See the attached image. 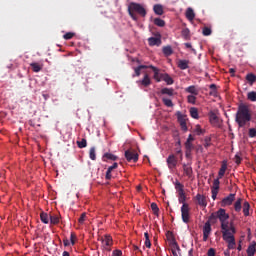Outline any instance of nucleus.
Wrapping results in <instances>:
<instances>
[{"label":"nucleus","mask_w":256,"mask_h":256,"mask_svg":"<svg viewBox=\"0 0 256 256\" xmlns=\"http://www.w3.org/2000/svg\"><path fill=\"white\" fill-rule=\"evenodd\" d=\"M217 219L221 223L222 231H225V229H228V227L231 226L229 225V214H227V211H225V209L220 208L218 211L212 213L206 223H209L210 225H215V223H217Z\"/></svg>","instance_id":"nucleus-1"},{"label":"nucleus","mask_w":256,"mask_h":256,"mask_svg":"<svg viewBox=\"0 0 256 256\" xmlns=\"http://www.w3.org/2000/svg\"><path fill=\"white\" fill-rule=\"evenodd\" d=\"M236 123H238L239 128L245 127L249 121H251V112L249 111V106L245 104H240L235 117Z\"/></svg>","instance_id":"nucleus-2"},{"label":"nucleus","mask_w":256,"mask_h":256,"mask_svg":"<svg viewBox=\"0 0 256 256\" xmlns=\"http://www.w3.org/2000/svg\"><path fill=\"white\" fill-rule=\"evenodd\" d=\"M235 233H237V230L232 224H230V227L222 231V237L226 243H228V249H235V247H237V244L235 243Z\"/></svg>","instance_id":"nucleus-3"},{"label":"nucleus","mask_w":256,"mask_h":256,"mask_svg":"<svg viewBox=\"0 0 256 256\" xmlns=\"http://www.w3.org/2000/svg\"><path fill=\"white\" fill-rule=\"evenodd\" d=\"M128 9L134 13H138L141 17H145L147 15V10H145V7L139 3L131 2Z\"/></svg>","instance_id":"nucleus-4"},{"label":"nucleus","mask_w":256,"mask_h":256,"mask_svg":"<svg viewBox=\"0 0 256 256\" xmlns=\"http://www.w3.org/2000/svg\"><path fill=\"white\" fill-rule=\"evenodd\" d=\"M167 239L169 241V246L171 247L172 255L179 256V254H177V251H181V248L179 247V244H177V241L175 240V237H173V234L167 235Z\"/></svg>","instance_id":"nucleus-5"},{"label":"nucleus","mask_w":256,"mask_h":256,"mask_svg":"<svg viewBox=\"0 0 256 256\" xmlns=\"http://www.w3.org/2000/svg\"><path fill=\"white\" fill-rule=\"evenodd\" d=\"M181 217L183 223H189L191 219V207H189V204H184L181 206Z\"/></svg>","instance_id":"nucleus-6"},{"label":"nucleus","mask_w":256,"mask_h":256,"mask_svg":"<svg viewBox=\"0 0 256 256\" xmlns=\"http://www.w3.org/2000/svg\"><path fill=\"white\" fill-rule=\"evenodd\" d=\"M124 155L128 163H131V161L137 163L139 161V154L133 149L126 150Z\"/></svg>","instance_id":"nucleus-7"},{"label":"nucleus","mask_w":256,"mask_h":256,"mask_svg":"<svg viewBox=\"0 0 256 256\" xmlns=\"http://www.w3.org/2000/svg\"><path fill=\"white\" fill-rule=\"evenodd\" d=\"M166 163H167L168 169L170 170L175 169L178 163L177 156H175V154H170L166 159Z\"/></svg>","instance_id":"nucleus-8"},{"label":"nucleus","mask_w":256,"mask_h":256,"mask_svg":"<svg viewBox=\"0 0 256 256\" xmlns=\"http://www.w3.org/2000/svg\"><path fill=\"white\" fill-rule=\"evenodd\" d=\"M102 244L106 251H111V245H113V238L109 235H105L102 239Z\"/></svg>","instance_id":"nucleus-9"},{"label":"nucleus","mask_w":256,"mask_h":256,"mask_svg":"<svg viewBox=\"0 0 256 256\" xmlns=\"http://www.w3.org/2000/svg\"><path fill=\"white\" fill-rule=\"evenodd\" d=\"M211 224L206 222L203 226V241H207L209 239V235H211Z\"/></svg>","instance_id":"nucleus-10"},{"label":"nucleus","mask_w":256,"mask_h":256,"mask_svg":"<svg viewBox=\"0 0 256 256\" xmlns=\"http://www.w3.org/2000/svg\"><path fill=\"white\" fill-rule=\"evenodd\" d=\"M149 69H152L153 73H154V79L155 81H157V83L161 82L163 80V73H159V68L150 65Z\"/></svg>","instance_id":"nucleus-11"},{"label":"nucleus","mask_w":256,"mask_h":256,"mask_svg":"<svg viewBox=\"0 0 256 256\" xmlns=\"http://www.w3.org/2000/svg\"><path fill=\"white\" fill-rule=\"evenodd\" d=\"M183 171H184V175H186V177H188V179H192L193 178V167H191V164H183Z\"/></svg>","instance_id":"nucleus-12"},{"label":"nucleus","mask_w":256,"mask_h":256,"mask_svg":"<svg viewBox=\"0 0 256 256\" xmlns=\"http://www.w3.org/2000/svg\"><path fill=\"white\" fill-rule=\"evenodd\" d=\"M211 125H219V116L214 111H210L208 114Z\"/></svg>","instance_id":"nucleus-13"},{"label":"nucleus","mask_w":256,"mask_h":256,"mask_svg":"<svg viewBox=\"0 0 256 256\" xmlns=\"http://www.w3.org/2000/svg\"><path fill=\"white\" fill-rule=\"evenodd\" d=\"M117 167H119V164H117V162H114L112 166H109L107 171H106V176L105 179H107V181H111L112 179V175L111 173H113L114 169H117Z\"/></svg>","instance_id":"nucleus-14"},{"label":"nucleus","mask_w":256,"mask_h":256,"mask_svg":"<svg viewBox=\"0 0 256 256\" xmlns=\"http://www.w3.org/2000/svg\"><path fill=\"white\" fill-rule=\"evenodd\" d=\"M235 201V194H229V196L223 198L222 205L225 207L227 205H232Z\"/></svg>","instance_id":"nucleus-15"},{"label":"nucleus","mask_w":256,"mask_h":256,"mask_svg":"<svg viewBox=\"0 0 256 256\" xmlns=\"http://www.w3.org/2000/svg\"><path fill=\"white\" fill-rule=\"evenodd\" d=\"M148 43L150 45V47H159L161 45V38H157V37H150L148 39Z\"/></svg>","instance_id":"nucleus-16"},{"label":"nucleus","mask_w":256,"mask_h":256,"mask_svg":"<svg viewBox=\"0 0 256 256\" xmlns=\"http://www.w3.org/2000/svg\"><path fill=\"white\" fill-rule=\"evenodd\" d=\"M246 253L248 256H255L256 253V242L252 241V243L248 246Z\"/></svg>","instance_id":"nucleus-17"},{"label":"nucleus","mask_w":256,"mask_h":256,"mask_svg":"<svg viewBox=\"0 0 256 256\" xmlns=\"http://www.w3.org/2000/svg\"><path fill=\"white\" fill-rule=\"evenodd\" d=\"M196 200L198 202V205H200V207H207V199L205 198V196L201 194H197Z\"/></svg>","instance_id":"nucleus-18"},{"label":"nucleus","mask_w":256,"mask_h":256,"mask_svg":"<svg viewBox=\"0 0 256 256\" xmlns=\"http://www.w3.org/2000/svg\"><path fill=\"white\" fill-rule=\"evenodd\" d=\"M142 69H149L148 65H139L138 67L134 68V75L133 77H140Z\"/></svg>","instance_id":"nucleus-19"},{"label":"nucleus","mask_w":256,"mask_h":256,"mask_svg":"<svg viewBox=\"0 0 256 256\" xmlns=\"http://www.w3.org/2000/svg\"><path fill=\"white\" fill-rule=\"evenodd\" d=\"M225 171H227V162H223L221 168L218 172V179H223L225 177Z\"/></svg>","instance_id":"nucleus-20"},{"label":"nucleus","mask_w":256,"mask_h":256,"mask_svg":"<svg viewBox=\"0 0 256 256\" xmlns=\"http://www.w3.org/2000/svg\"><path fill=\"white\" fill-rule=\"evenodd\" d=\"M225 171H227V162H223L221 168L218 172V179H223L225 177Z\"/></svg>","instance_id":"nucleus-21"},{"label":"nucleus","mask_w":256,"mask_h":256,"mask_svg":"<svg viewBox=\"0 0 256 256\" xmlns=\"http://www.w3.org/2000/svg\"><path fill=\"white\" fill-rule=\"evenodd\" d=\"M177 65L182 71H185V69H189V60H179Z\"/></svg>","instance_id":"nucleus-22"},{"label":"nucleus","mask_w":256,"mask_h":256,"mask_svg":"<svg viewBox=\"0 0 256 256\" xmlns=\"http://www.w3.org/2000/svg\"><path fill=\"white\" fill-rule=\"evenodd\" d=\"M161 94L168 95V97H173V95H175V90L173 88H162Z\"/></svg>","instance_id":"nucleus-23"},{"label":"nucleus","mask_w":256,"mask_h":256,"mask_svg":"<svg viewBox=\"0 0 256 256\" xmlns=\"http://www.w3.org/2000/svg\"><path fill=\"white\" fill-rule=\"evenodd\" d=\"M186 19H188V21H193V19H195V11H193V8H187Z\"/></svg>","instance_id":"nucleus-24"},{"label":"nucleus","mask_w":256,"mask_h":256,"mask_svg":"<svg viewBox=\"0 0 256 256\" xmlns=\"http://www.w3.org/2000/svg\"><path fill=\"white\" fill-rule=\"evenodd\" d=\"M251 209V204H249V202L245 201L243 203V214L244 217H249V210Z\"/></svg>","instance_id":"nucleus-25"},{"label":"nucleus","mask_w":256,"mask_h":256,"mask_svg":"<svg viewBox=\"0 0 256 256\" xmlns=\"http://www.w3.org/2000/svg\"><path fill=\"white\" fill-rule=\"evenodd\" d=\"M162 81H165V83H167V85H173V83H174L173 78H171V76L167 73H163Z\"/></svg>","instance_id":"nucleus-26"},{"label":"nucleus","mask_w":256,"mask_h":256,"mask_svg":"<svg viewBox=\"0 0 256 256\" xmlns=\"http://www.w3.org/2000/svg\"><path fill=\"white\" fill-rule=\"evenodd\" d=\"M141 85H143V87H149V85H151V78H149V74L144 75L141 80Z\"/></svg>","instance_id":"nucleus-27"},{"label":"nucleus","mask_w":256,"mask_h":256,"mask_svg":"<svg viewBox=\"0 0 256 256\" xmlns=\"http://www.w3.org/2000/svg\"><path fill=\"white\" fill-rule=\"evenodd\" d=\"M178 201H179V203L182 204V205H188V204L186 203V201H187V196L185 195V192H180V193L178 194Z\"/></svg>","instance_id":"nucleus-28"},{"label":"nucleus","mask_w":256,"mask_h":256,"mask_svg":"<svg viewBox=\"0 0 256 256\" xmlns=\"http://www.w3.org/2000/svg\"><path fill=\"white\" fill-rule=\"evenodd\" d=\"M242 203H243V199L242 198H238L237 201L234 203V209L236 211V213L241 212L242 209Z\"/></svg>","instance_id":"nucleus-29"},{"label":"nucleus","mask_w":256,"mask_h":256,"mask_svg":"<svg viewBox=\"0 0 256 256\" xmlns=\"http://www.w3.org/2000/svg\"><path fill=\"white\" fill-rule=\"evenodd\" d=\"M30 67H32V71H34V73H39V71H41V69H43V66H41V64H39L37 62L31 63Z\"/></svg>","instance_id":"nucleus-30"},{"label":"nucleus","mask_w":256,"mask_h":256,"mask_svg":"<svg viewBox=\"0 0 256 256\" xmlns=\"http://www.w3.org/2000/svg\"><path fill=\"white\" fill-rule=\"evenodd\" d=\"M153 11L156 15H163V6L160 4H155L153 7Z\"/></svg>","instance_id":"nucleus-31"},{"label":"nucleus","mask_w":256,"mask_h":256,"mask_svg":"<svg viewBox=\"0 0 256 256\" xmlns=\"http://www.w3.org/2000/svg\"><path fill=\"white\" fill-rule=\"evenodd\" d=\"M49 219H50V216L49 214L45 213V212H42L40 214V220L42 221V223H44L45 225L49 224Z\"/></svg>","instance_id":"nucleus-32"},{"label":"nucleus","mask_w":256,"mask_h":256,"mask_svg":"<svg viewBox=\"0 0 256 256\" xmlns=\"http://www.w3.org/2000/svg\"><path fill=\"white\" fill-rule=\"evenodd\" d=\"M186 93H191V95H199V90L195 86H189L186 88Z\"/></svg>","instance_id":"nucleus-33"},{"label":"nucleus","mask_w":256,"mask_h":256,"mask_svg":"<svg viewBox=\"0 0 256 256\" xmlns=\"http://www.w3.org/2000/svg\"><path fill=\"white\" fill-rule=\"evenodd\" d=\"M59 221H60L59 215H56V214L50 215V223H51V225H58Z\"/></svg>","instance_id":"nucleus-34"},{"label":"nucleus","mask_w":256,"mask_h":256,"mask_svg":"<svg viewBox=\"0 0 256 256\" xmlns=\"http://www.w3.org/2000/svg\"><path fill=\"white\" fill-rule=\"evenodd\" d=\"M162 51L166 57H170V55H173V48H171V46H165Z\"/></svg>","instance_id":"nucleus-35"},{"label":"nucleus","mask_w":256,"mask_h":256,"mask_svg":"<svg viewBox=\"0 0 256 256\" xmlns=\"http://www.w3.org/2000/svg\"><path fill=\"white\" fill-rule=\"evenodd\" d=\"M190 115L193 119H199V110L195 107L190 108Z\"/></svg>","instance_id":"nucleus-36"},{"label":"nucleus","mask_w":256,"mask_h":256,"mask_svg":"<svg viewBox=\"0 0 256 256\" xmlns=\"http://www.w3.org/2000/svg\"><path fill=\"white\" fill-rule=\"evenodd\" d=\"M184 187L185 186L183 184H181V182H179V181L175 182V189H176V191H178V194L185 192Z\"/></svg>","instance_id":"nucleus-37"},{"label":"nucleus","mask_w":256,"mask_h":256,"mask_svg":"<svg viewBox=\"0 0 256 256\" xmlns=\"http://www.w3.org/2000/svg\"><path fill=\"white\" fill-rule=\"evenodd\" d=\"M181 35L183 38L189 39L191 37V31L189 30V28H184L181 32Z\"/></svg>","instance_id":"nucleus-38"},{"label":"nucleus","mask_w":256,"mask_h":256,"mask_svg":"<svg viewBox=\"0 0 256 256\" xmlns=\"http://www.w3.org/2000/svg\"><path fill=\"white\" fill-rule=\"evenodd\" d=\"M154 25H157V27H165V20L161 18H155Z\"/></svg>","instance_id":"nucleus-39"},{"label":"nucleus","mask_w":256,"mask_h":256,"mask_svg":"<svg viewBox=\"0 0 256 256\" xmlns=\"http://www.w3.org/2000/svg\"><path fill=\"white\" fill-rule=\"evenodd\" d=\"M246 80L248 83H251V84L255 83V81H256L255 74H253V73L247 74Z\"/></svg>","instance_id":"nucleus-40"},{"label":"nucleus","mask_w":256,"mask_h":256,"mask_svg":"<svg viewBox=\"0 0 256 256\" xmlns=\"http://www.w3.org/2000/svg\"><path fill=\"white\" fill-rule=\"evenodd\" d=\"M221 184V182L219 181V178L215 179L213 181V186L211 188V191H219V185Z\"/></svg>","instance_id":"nucleus-41"},{"label":"nucleus","mask_w":256,"mask_h":256,"mask_svg":"<svg viewBox=\"0 0 256 256\" xmlns=\"http://www.w3.org/2000/svg\"><path fill=\"white\" fill-rule=\"evenodd\" d=\"M144 237H145V246L148 249H151V240L149 239V232H145Z\"/></svg>","instance_id":"nucleus-42"},{"label":"nucleus","mask_w":256,"mask_h":256,"mask_svg":"<svg viewBox=\"0 0 256 256\" xmlns=\"http://www.w3.org/2000/svg\"><path fill=\"white\" fill-rule=\"evenodd\" d=\"M89 158L92 161H95L97 159L96 153H95V147H91L89 151Z\"/></svg>","instance_id":"nucleus-43"},{"label":"nucleus","mask_w":256,"mask_h":256,"mask_svg":"<svg viewBox=\"0 0 256 256\" xmlns=\"http://www.w3.org/2000/svg\"><path fill=\"white\" fill-rule=\"evenodd\" d=\"M79 149H85L87 147V139L83 138L81 141H77Z\"/></svg>","instance_id":"nucleus-44"},{"label":"nucleus","mask_w":256,"mask_h":256,"mask_svg":"<svg viewBox=\"0 0 256 256\" xmlns=\"http://www.w3.org/2000/svg\"><path fill=\"white\" fill-rule=\"evenodd\" d=\"M194 133L197 134V135H204L205 130L202 129L200 125H196V127L194 129Z\"/></svg>","instance_id":"nucleus-45"},{"label":"nucleus","mask_w":256,"mask_h":256,"mask_svg":"<svg viewBox=\"0 0 256 256\" xmlns=\"http://www.w3.org/2000/svg\"><path fill=\"white\" fill-rule=\"evenodd\" d=\"M162 103H164L166 107H173V101L169 98H162Z\"/></svg>","instance_id":"nucleus-46"},{"label":"nucleus","mask_w":256,"mask_h":256,"mask_svg":"<svg viewBox=\"0 0 256 256\" xmlns=\"http://www.w3.org/2000/svg\"><path fill=\"white\" fill-rule=\"evenodd\" d=\"M151 209H152L154 215L159 216V206H157V203L153 202L151 204Z\"/></svg>","instance_id":"nucleus-47"},{"label":"nucleus","mask_w":256,"mask_h":256,"mask_svg":"<svg viewBox=\"0 0 256 256\" xmlns=\"http://www.w3.org/2000/svg\"><path fill=\"white\" fill-rule=\"evenodd\" d=\"M104 159H109L110 161H117V156L111 154V153H105Z\"/></svg>","instance_id":"nucleus-48"},{"label":"nucleus","mask_w":256,"mask_h":256,"mask_svg":"<svg viewBox=\"0 0 256 256\" xmlns=\"http://www.w3.org/2000/svg\"><path fill=\"white\" fill-rule=\"evenodd\" d=\"M212 30L209 27H204L202 30V34L204 35V37H209V35H211Z\"/></svg>","instance_id":"nucleus-49"},{"label":"nucleus","mask_w":256,"mask_h":256,"mask_svg":"<svg viewBox=\"0 0 256 256\" xmlns=\"http://www.w3.org/2000/svg\"><path fill=\"white\" fill-rule=\"evenodd\" d=\"M187 101L188 103H191L192 105H195L196 101H197V97H195V95H188L187 97Z\"/></svg>","instance_id":"nucleus-50"},{"label":"nucleus","mask_w":256,"mask_h":256,"mask_svg":"<svg viewBox=\"0 0 256 256\" xmlns=\"http://www.w3.org/2000/svg\"><path fill=\"white\" fill-rule=\"evenodd\" d=\"M247 97H248L249 101L255 102L256 101V92L255 91L249 92L247 94Z\"/></svg>","instance_id":"nucleus-51"},{"label":"nucleus","mask_w":256,"mask_h":256,"mask_svg":"<svg viewBox=\"0 0 256 256\" xmlns=\"http://www.w3.org/2000/svg\"><path fill=\"white\" fill-rule=\"evenodd\" d=\"M73 37H75V33L73 32H67L63 35V39H65L66 41H69V39H73Z\"/></svg>","instance_id":"nucleus-52"},{"label":"nucleus","mask_w":256,"mask_h":256,"mask_svg":"<svg viewBox=\"0 0 256 256\" xmlns=\"http://www.w3.org/2000/svg\"><path fill=\"white\" fill-rule=\"evenodd\" d=\"M194 148L195 146L193 145V142H185V149L187 151H193Z\"/></svg>","instance_id":"nucleus-53"},{"label":"nucleus","mask_w":256,"mask_h":256,"mask_svg":"<svg viewBox=\"0 0 256 256\" xmlns=\"http://www.w3.org/2000/svg\"><path fill=\"white\" fill-rule=\"evenodd\" d=\"M87 218V214L86 213H82L80 218L78 219V222L80 223V225H83V223H85V219Z\"/></svg>","instance_id":"nucleus-54"},{"label":"nucleus","mask_w":256,"mask_h":256,"mask_svg":"<svg viewBox=\"0 0 256 256\" xmlns=\"http://www.w3.org/2000/svg\"><path fill=\"white\" fill-rule=\"evenodd\" d=\"M248 135L251 138L256 137V129L255 128H250L249 131H248Z\"/></svg>","instance_id":"nucleus-55"},{"label":"nucleus","mask_w":256,"mask_h":256,"mask_svg":"<svg viewBox=\"0 0 256 256\" xmlns=\"http://www.w3.org/2000/svg\"><path fill=\"white\" fill-rule=\"evenodd\" d=\"M204 147H206V149H207V147H211V138L210 137H206L204 139Z\"/></svg>","instance_id":"nucleus-56"},{"label":"nucleus","mask_w":256,"mask_h":256,"mask_svg":"<svg viewBox=\"0 0 256 256\" xmlns=\"http://www.w3.org/2000/svg\"><path fill=\"white\" fill-rule=\"evenodd\" d=\"M128 13L130 15V17L134 20L137 21V15H135V12L133 10H131L130 8H128Z\"/></svg>","instance_id":"nucleus-57"},{"label":"nucleus","mask_w":256,"mask_h":256,"mask_svg":"<svg viewBox=\"0 0 256 256\" xmlns=\"http://www.w3.org/2000/svg\"><path fill=\"white\" fill-rule=\"evenodd\" d=\"M123 255V251L121 250H114L112 252V256H122Z\"/></svg>","instance_id":"nucleus-58"},{"label":"nucleus","mask_w":256,"mask_h":256,"mask_svg":"<svg viewBox=\"0 0 256 256\" xmlns=\"http://www.w3.org/2000/svg\"><path fill=\"white\" fill-rule=\"evenodd\" d=\"M247 239L251 241L253 239V235L251 234V228H247Z\"/></svg>","instance_id":"nucleus-59"},{"label":"nucleus","mask_w":256,"mask_h":256,"mask_svg":"<svg viewBox=\"0 0 256 256\" xmlns=\"http://www.w3.org/2000/svg\"><path fill=\"white\" fill-rule=\"evenodd\" d=\"M211 193H212V199H213V201H215V199H217V195H218L219 191L211 190Z\"/></svg>","instance_id":"nucleus-60"},{"label":"nucleus","mask_w":256,"mask_h":256,"mask_svg":"<svg viewBox=\"0 0 256 256\" xmlns=\"http://www.w3.org/2000/svg\"><path fill=\"white\" fill-rule=\"evenodd\" d=\"M75 233H71V235H70V241H71V244L72 245H75Z\"/></svg>","instance_id":"nucleus-61"},{"label":"nucleus","mask_w":256,"mask_h":256,"mask_svg":"<svg viewBox=\"0 0 256 256\" xmlns=\"http://www.w3.org/2000/svg\"><path fill=\"white\" fill-rule=\"evenodd\" d=\"M208 256H215V250L213 248H210L207 252Z\"/></svg>","instance_id":"nucleus-62"},{"label":"nucleus","mask_w":256,"mask_h":256,"mask_svg":"<svg viewBox=\"0 0 256 256\" xmlns=\"http://www.w3.org/2000/svg\"><path fill=\"white\" fill-rule=\"evenodd\" d=\"M192 151H193V150H186L185 156H186L187 159H191V152H192Z\"/></svg>","instance_id":"nucleus-63"},{"label":"nucleus","mask_w":256,"mask_h":256,"mask_svg":"<svg viewBox=\"0 0 256 256\" xmlns=\"http://www.w3.org/2000/svg\"><path fill=\"white\" fill-rule=\"evenodd\" d=\"M235 163L237 164V165H239V164H241V157H239V155H236L235 156Z\"/></svg>","instance_id":"nucleus-64"}]
</instances>
